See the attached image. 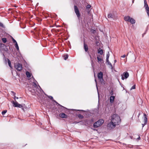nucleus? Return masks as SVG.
Here are the masks:
<instances>
[{"mask_svg": "<svg viewBox=\"0 0 149 149\" xmlns=\"http://www.w3.org/2000/svg\"><path fill=\"white\" fill-rule=\"evenodd\" d=\"M95 81L96 83V87H97V89L98 88H97V81L96 80V79H95Z\"/></svg>", "mask_w": 149, "mask_h": 149, "instance_id": "e433bc0d", "label": "nucleus"}, {"mask_svg": "<svg viewBox=\"0 0 149 149\" xmlns=\"http://www.w3.org/2000/svg\"><path fill=\"white\" fill-rule=\"evenodd\" d=\"M131 17L129 16H126L124 17V19L125 21L129 22Z\"/></svg>", "mask_w": 149, "mask_h": 149, "instance_id": "ddd939ff", "label": "nucleus"}, {"mask_svg": "<svg viewBox=\"0 0 149 149\" xmlns=\"http://www.w3.org/2000/svg\"><path fill=\"white\" fill-rule=\"evenodd\" d=\"M128 53H127V56L128 55Z\"/></svg>", "mask_w": 149, "mask_h": 149, "instance_id": "a18cd8bd", "label": "nucleus"}, {"mask_svg": "<svg viewBox=\"0 0 149 149\" xmlns=\"http://www.w3.org/2000/svg\"><path fill=\"white\" fill-rule=\"evenodd\" d=\"M68 54H66L63 56V57L65 60H66V59L68 58Z\"/></svg>", "mask_w": 149, "mask_h": 149, "instance_id": "6ab92c4d", "label": "nucleus"}, {"mask_svg": "<svg viewBox=\"0 0 149 149\" xmlns=\"http://www.w3.org/2000/svg\"><path fill=\"white\" fill-rule=\"evenodd\" d=\"M11 92L13 94V96L15 97V98L16 97L15 94L16 93L14 92L13 91H12Z\"/></svg>", "mask_w": 149, "mask_h": 149, "instance_id": "c756f323", "label": "nucleus"}, {"mask_svg": "<svg viewBox=\"0 0 149 149\" xmlns=\"http://www.w3.org/2000/svg\"><path fill=\"white\" fill-rule=\"evenodd\" d=\"M129 22H130L131 24H133L135 23L136 21L133 18L131 17Z\"/></svg>", "mask_w": 149, "mask_h": 149, "instance_id": "4468645a", "label": "nucleus"}, {"mask_svg": "<svg viewBox=\"0 0 149 149\" xmlns=\"http://www.w3.org/2000/svg\"><path fill=\"white\" fill-rule=\"evenodd\" d=\"M33 86H34V87H36L37 86L36 84V83L35 82H34V83L33 82Z\"/></svg>", "mask_w": 149, "mask_h": 149, "instance_id": "f704fd0d", "label": "nucleus"}, {"mask_svg": "<svg viewBox=\"0 0 149 149\" xmlns=\"http://www.w3.org/2000/svg\"><path fill=\"white\" fill-rule=\"evenodd\" d=\"M2 45V44L1 43H0V47H1Z\"/></svg>", "mask_w": 149, "mask_h": 149, "instance_id": "79ce46f5", "label": "nucleus"}, {"mask_svg": "<svg viewBox=\"0 0 149 149\" xmlns=\"http://www.w3.org/2000/svg\"><path fill=\"white\" fill-rule=\"evenodd\" d=\"M109 52H108V54H107L106 56V61H108L109 58Z\"/></svg>", "mask_w": 149, "mask_h": 149, "instance_id": "4be33fe9", "label": "nucleus"}, {"mask_svg": "<svg viewBox=\"0 0 149 149\" xmlns=\"http://www.w3.org/2000/svg\"><path fill=\"white\" fill-rule=\"evenodd\" d=\"M108 63V64L111 67V68L112 69H113V67L112 64L109 61V60H108V61H106Z\"/></svg>", "mask_w": 149, "mask_h": 149, "instance_id": "412c9836", "label": "nucleus"}, {"mask_svg": "<svg viewBox=\"0 0 149 149\" xmlns=\"http://www.w3.org/2000/svg\"><path fill=\"white\" fill-rule=\"evenodd\" d=\"M8 65H9V66L10 68H12V67L11 66V61L8 59Z\"/></svg>", "mask_w": 149, "mask_h": 149, "instance_id": "b1692460", "label": "nucleus"}, {"mask_svg": "<svg viewBox=\"0 0 149 149\" xmlns=\"http://www.w3.org/2000/svg\"><path fill=\"white\" fill-rule=\"evenodd\" d=\"M98 53H99L100 55H102L103 54V51L102 49H98Z\"/></svg>", "mask_w": 149, "mask_h": 149, "instance_id": "aec40b11", "label": "nucleus"}, {"mask_svg": "<svg viewBox=\"0 0 149 149\" xmlns=\"http://www.w3.org/2000/svg\"><path fill=\"white\" fill-rule=\"evenodd\" d=\"M74 12L77 16V17L78 19L79 20L80 14L78 7L74 5Z\"/></svg>", "mask_w": 149, "mask_h": 149, "instance_id": "7ed1b4c3", "label": "nucleus"}, {"mask_svg": "<svg viewBox=\"0 0 149 149\" xmlns=\"http://www.w3.org/2000/svg\"><path fill=\"white\" fill-rule=\"evenodd\" d=\"M91 7V6L90 5H88L86 6V8L87 9H89Z\"/></svg>", "mask_w": 149, "mask_h": 149, "instance_id": "2f4dec72", "label": "nucleus"}, {"mask_svg": "<svg viewBox=\"0 0 149 149\" xmlns=\"http://www.w3.org/2000/svg\"><path fill=\"white\" fill-rule=\"evenodd\" d=\"M13 106L15 107H18L19 108H21L23 107L22 104H19L17 101L14 102L13 101Z\"/></svg>", "mask_w": 149, "mask_h": 149, "instance_id": "423d86ee", "label": "nucleus"}, {"mask_svg": "<svg viewBox=\"0 0 149 149\" xmlns=\"http://www.w3.org/2000/svg\"><path fill=\"white\" fill-rule=\"evenodd\" d=\"M64 108H65L64 109H63V107H59V110H60V111L61 112H66V111H67V108L64 107Z\"/></svg>", "mask_w": 149, "mask_h": 149, "instance_id": "1a4fd4ad", "label": "nucleus"}, {"mask_svg": "<svg viewBox=\"0 0 149 149\" xmlns=\"http://www.w3.org/2000/svg\"><path fill=\"white\" fill-rule=\"evenodd\" d=\"M103 73L101 72H100L97 74L98 78L101 81L103 80Z\"/></svg>", "mask_w": 149, "mask_h": 149, "instance_id": "0eeeda50", "label": "nucleus"}, {"mask_svg": "<svg viewBox=\"0 0 149 149\" xmlns=\"http://www.w3.org/2000/svg\"><path fill=\"white\" fill-rule=\"evenodd\" d=\"M140 114H139V116Z\"/></svg>", "mask_w": 149, "mask_h": 149, "instance_id": "49530a36", "label": "nucleus"}, {"mask_svg": "<svg viewBox=\"0 0 149 149\" xmlns=\"http://www.w3.org/2000/svg\"><path fill=\"white\" fill-rule=\"evenodd\" d=\"M135 88V85H133L131 88L130 90H132L133 89H134Z\"/></svg>", "mask_w": 149, "mask_h": 149, "instance_id": "c85d7f7f", "label": "nucleus"}, {"mask_svg": "<svg viewBox=\"0 0 149 149\" xmlns=\"http://www.w3.org/2000/svg\"><path fill=\"white\" fill-rule=\"evenodd\" d=\"M113 16L111 13H109L108 15V17L110 18H113Z\"/></svg>", "mask_w": 149, "mask_h": 149, "instance_id": "f3484780", "label": "nucleus"}, {"mask_svg": "<svg viewBox=\"0 0 149 149\" xmlns=\"http://www.w3.org/2000/svg\"><path fill=\"white\" fill-rule=\"evenodd\" d=\"M111 120L107 125L108 127L111 128L115 127L116 125H118L120 122V117L116 114H114L112 116Z\"/></svg>", "mask_w": 149, "mask_h": 149, "instance_id": "f257e3e1", "label": "nucleus"}, {"mask_svg": "<svg viewBox=\"0 0 149 149\" xmlns=\"http://www.w3.org/2000/svg\"><path fill=\"white\" fill-rule=\"evenodd\" d=\"M140 139H141V138H140V137L139 136L138 138H137V140H139Z\"/></svg>", "mask_w": 149, "mask_h": 149, "instance_id": "ea45409f", "label": "nucleus"}, {"mask_svg": "<svg viewBox=\"0 0 149 149\" xmlns=\"http://www.w3.org/2000/svg\"><path fill=\"white\" fill-rule=\"evenodd\" d=\"M15 98L17 99H18V97H16L15 98V97H14V99H15Z\"/></svg>", "mask_w": 149, "mask_h": 149, "instance_id": "a19ab883", "label": "nucleus"}, {"mask_svg": "<svg viewBox=\"0 0 149 149\" xmlns=\"http://www.w3.org/2000/svg\"><path fill=\"white\" fill-rule=\"evenodd\" d=\"M7 112V110H5L3 111L2 112V114L3 115L6 113Z\"/></svg>", "mask_w": 149, "mask_h": 149, "instance_id": "bb28decb", "label": "nucleus"}, {"mask_svg": "<svg viewBox=\"0 0 149 149\" xmlns=\"http://www.w3.org/2000/svg\"><path fill=\"white\" fill-rule=\"evenodd\" d=\"M2 40L3 43H5L6 42L7 39L6 38H3L2 39Z\"/></svg>", "mask_w": 149, "mask_h": 149, "instance_id": "5701e85b", "label": "nucleus"}, {"mask_svg": "<svg viewBox=\"0 0 149 149\" xmlns=\"http://www.w3.org/2000/svg\"><path fill=\"white\" fill-rule=\"evenodd\" d=\"M144 122L145 123H147V121L148 120L147 116L146 115L145 113H144Z\"/></svg>", "mask_w": 149, "mask_h": 149, "instance_id": "2eb2a0df", "label": "nucleus"}, {"mask_svg": "<svg viewBox=\"0 0 149 149\" xmlns=\"http://www.w3.org/2000/svg\"><path fill=\"white\" fill-rule=\"evenodd\" d=\"M26 74L27 77L30 78L31 77V75L29 72L27 71L26 72Z\"/></svg>", "mask_w": 149, "mask_h": 149, "instance_id": "a211bd4d", "label": "nucleus"}, {"mask_svg": "<svg viewBox=\"0 0 149 149\" xmlns=\"http://www.w3.org/2000/svg\"><path fill=\"white\" fill-rule=\"evenodd\" d=\"M51 100H52L53 101V100H54L53 99V97L51 96H47Z\"/></svg>", "mask_w": 149, "mask_h": 149, "instance_id": "cd10ccee", "label": "nucleus"}, {"mask_svg": "<svg viewBox=\"0 0 149 149\" xmlns=\"http://www.w3.org/2000/svg\"><path fill=\"white\" fill-rule=\"evenodd\" d=\"M140 114H139V116Z\"/></svg>", "mask_w": 149, "mask_h": 149, "instance_id": "de8ad7c7", "label": "nucleus"}, {"mask_svg": "<svg viewBox=\"0 0 149 149\" xmlns=\"http://www.w3.org/2000/svg\"><path fill=\"white\" fill-rule=\"evenodd\" d=\"M59 116L62 118H66L67 115L65 113H61L59 114Z\"/></svg>", "mask_w": 149, "mask_h": 149, "instance_id": "9d476101", "label": "nucleus"}, {"mask_svg": "<svg viewBox=\"0 0 149 149\" xmlns=\"http://www.w3.org/2000/svg\"><path fill=\"white\" fill-rule=\"evenodd\" d=\"M12 40H13V43H15V44L16 43V42H17L13 38H12Z\"/></svg>", "mask_w": 149, "mask_h": 149, "instance_id": "72a5a7b5", "label": "nucleus"}, {"mask_svg": "<svg viewBox=\"0 0 149 149\" xmlns=\"http://www.w3.org/2000/svg\"><path fill=\"white\" fill-rule=\"evenodd\" d=\"M110 94L111 96H112V95L113 94V90H111V91Z\"/></svg>", "mask_w": 149, "mask_h": 149, "instance_id": "7c9ffc66", "label": "nucleus"}, {"mask_svg": "<svg viewBox=\"0 0 149 149\" xmlns=\"http://www.w3.org/2000/svg\"><path fill=\"white\" fill-rule=\"evenodd\" d=\"M114 62L115 63H116V60H115Z\"/></svg>", "mask_w": 149, "mask_h": 149, "instance_id": "37998d69", "label": "nucleus"}, {"mask_svg": "<svg viewBox=\"0 0 149 149\" xmlns=\"http://www.w3.org/2000/svg\"><path fill=\"white\" fill-rule=\"evenodd\" d=\"M147 124V123H145V122H144L143 124H142V127H143L144 126Z\"/></svg>", "mask_w": 149, "mask_h": 149, "instance_id": "c9c22d12", "label": "nucleus"}, {"mask_svg": "<svg viewBox=\"0 0 149 149\" xmlns=\"http://www.w3.org/2000/svg\"><path fill=\"white\" fill-rule=\"evenodd\" d=\"M88 55H89V56L90 57V58H91V59H92V57H91V55L89 53H88Z\"/></svg>", "mask_w": 149, "mask_h": 149, "instance_id": "58836bf2", "label": "nucleus"}, {"mask_svg": "<svg viewBox=\"0 0 149 149\" xmlns=\"http://www.w3.org/2000/svg\"><path fill=\"white\" fill-rule=\"evenodd\" d=\"M104 122V121L103 119H100L94 123L93 127L94 128H97L101 125Z\"/></svg>", "mask_w": 149, "mask_h": 149, "instance_id": "f03ea898", "label": "nucleus"}, {"mask_svg": "<svg viewBox=\"0 0 149 149\" xmlns=\"http://www.w3.org/2000/svg\"><path fill=\"white\" fill-rule=\"evenodd\" d=\"M15 68L18 71H20L22 69V65L19 63L15 64Z\"/></svg>", "mask_w": 149, "mask_h": 149, "instance_id": "20e7f679", "label": "nucleus"}, {"mask_svg": "<svg viewBox=\"0 0 149 149\" xmlns=\"http://www.w3.org/2000/svg\"><path fill=\"white\" fill-rule=\"evenodd\" d=\"M84 49L86 52H87L88 50V47L87 45L85 44V43L84 44Z\"/></svg>", "mask_w": 149, "mask_h": 149, "instance_id": "f8f14e48", "label": "nucleus"}, {"mask_svg": "<svg viewBox=\"0 0 149 149\" xmlns=\"http://www.w3.org/2000/svg\"><path fill=\"white\" fill-rule=\"evenodd\" d=\"M15 46L17 49V50H19V48L18 46V44L17 42H16V43L15 44Z\"/></svg>", "mask_w": 149, "mask_h": 149, "instance_id": "a878e982", "label": "nucleus"}, {"mask_svg": "<svg viewBox=\"0 0 149 149\" xmlns=\"http://www.w3.org/2000/svg\"><path fill=\"white\" fill-rule=\"evenodd\" d=\"M125 57H126V55H123L121 56V57H122V58H125Z\"/></svg>", "mask_w": 149, "mask_h": 149, "instance_id": "4c0bfd02", "label": "nucleus"}, {"mask_svg": "<svg viewBox=\"0 0 149 149\" xmlns=\"http://www.w3.org/2000/svg\"><path fill=\"white\" fill-rule=\"evenodd\" d=\"M115 97L113 96H111L110 97V102L111 103H112L114 102V99Z\"/></svg>", "mask_w": 149, "mask_h": 149, "instance_id": "9b49d317", "label": "nucleus"}, {"mask_svg": "<svg viewBox=\"0 0 149 149\" xmlns=\"http://www.w3.org/2000/svg\"><path fill=\"white\" fill-rule=\"evenodd\" d=\"M121 79L122 80H124V79L127 78L129 76V73L127 72H124L122 75H121Z\"/></svg>", "mask_w": 149, "mask_h": 149, "instance_id": "39448f33", "label": "nucleus"}, {"mask_svg": "<svg viewBox=\"0 0 149 149\" xmlns=\"http://www.w3.org/2000/svg\"><path fill=\"white\" fill-rule=\"evenodd\" d=\"M132 2L133 3L134 2V0H132Z\"/></svg>", "mask_w": 149, "mask_h": 149, "instance_id": "c03bdc74", "label": "nucleus"}, {"mask_svg": "<svg viewBox=\"0 0 149 149\" xmlns=\"http://www.w3.org/2000/svg\"><path fill=\"white\" fill-rule=\"evenodd\" d=\"M78 116L79 118H80L82 119L84 118V116L80 114H78Z\"/></svg>", "mask_w": 149, "mask_h": 149, "instance_id": "393cba45", "label": "nucleus"}, {"mask_svg": "<svg viewBox=\"0 0 149 149\" xmlns=\"http://www.w3.org/2000/svg\"><path fill=\"white\" fill-rule=\"evenodd\" d=\"M0 26H1V27H3V28L4 27V26L3 25V24L0 22Z\"/></svg>", "mask_w": 149, "mask_h": 149, "instance_id": "473e14b6", "label": "nucleus"}, {"mask_svg": "<svg viewBox=\"0 0 149 149\" xmlns=\"http://www.w3.org/2000/svg\"><path fill=\"white\" fill-rule=\"evenodd\" d=\"M97 60L98 62L100 63L103 61V59L102 58V56L100 55H98L97 57Z\"/></svg>", "mask_w": 149, "mask_h": 149, "instance_id": "6e6552de", "label": "nucleus"}, {"mask_svg": "<svg viewBox=\"0 0 149 149\" xmlns=\"http://www.w3.org/2000/svg\"><path fill=\"white\" fill-rule=\"evenodd\" d=\"M53 101L57 105V106H60V107H63V109H65L64 108V107L63 106H62L61 105H60V104H59V103H58L57 102H56L55 100H53Z\"/></svg>", "mask_w": 149, "mask_h": 149, "instance_id": "dca6fc26", "label": "nucleus"}]
</instances>
